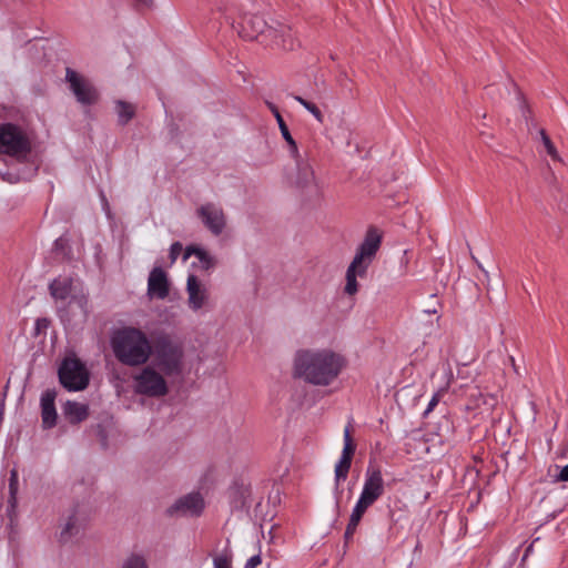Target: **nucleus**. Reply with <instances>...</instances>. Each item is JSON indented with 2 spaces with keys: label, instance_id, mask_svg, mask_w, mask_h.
<instances>
[{
  "label": "nucleus",
  "instance_id": "1",
  "mask_svg": "<svg viewBox=\"0 0 568 568\" xmlns=\"http://www.w3.org/2000/svg\"><path fill=\"white\" fill-rule=\"evenodd\" d=\"M182 357H154L148 364L132 374L135 394L151 398H160L169 393L168 377L172 383H183L186 375Z\"/></svg>",
  "mask_w": 568,
  "mask_h": 568
},
{
  "label": "nucleus",
  "instance_id": "2",
  "mask_svg": "<svg viewBox=\"0 0 568 568\" xmlns=\"http://www.w3.org/2000/svg\"><path fill=\"white\" fill-rule=\"evenodd\" d=\"M383 232L376 226H369L363 241L357 246L355 255L346 270L344 292L355 295L358 292L357 277H364L369 265L375 260L382 244Z\"/></svg>",
  "mask_w": 568,
  "mask_h": 568
},
{
  "label": "nucleus",
  "instance_id": "3",
  "mask_svg": "<svg viewBox=\"0 0 568 568\" xmlns=\"http://www.w3.org/2000/svg\"><path fill=\"white\" fill-rule=\"evenodd\" d=\"M345 366L344 357H296L294 375L304 382L329 385Z\"/></svg>",
  "mask_w": 568,
  "mask_h": 568
},
{
  "label": "nucleus",
  "instance_id": "4",
  "mask_svg": "<svg viewBox=\"0 0 568 568\" xmlns=\"http://www.w3.org/2000/svg\"><path fill=\"white\" fill-rule=\"evenodd\" d=\"M31 150V140L23 128L14 123H0V154L23 162Z\"/></svg>",
  "mask_w": 568,
  "mask_h": 568
},
{
  "label": "nucleus",
  "instance_id": "5",
  "mask_svg": "<svg viewBox=\"0 0 568 568\" xmlns=\"http://www.w3.org/2000/svg\"><path fill=\"white\" fill-rule=\"evenodd\" d=\"M114 355H152L146 335L135 327L114 331L111 338Z\"/></svg>",
  "mask_w": 568,
  "mask_h": 568
},
{
  "label": "nucleus",
  "instance_id": "6",
  "mask_svg": "<svg viewBox=\"0 0 568 568\" xmlns=\"http://www.w3.org/2000/svg\"><path fill=\"white\" fill-rule=\"evenodd\" d=\"M58 377L69 392H81L90 383V372L79 357H63L58 368Z\"/></svg>",
  "mask_w": 568,
  "mask_h": 568
},
{
  "label": "nucleus",
  "instance_id": "7",
  "mask_svg": "<svg viewBox=\"0 0 568 568\" xmlns=\"http://www.w3.org/2000/svg\"><path fill=\"white\" fill-rule=\"evenodd\" d=\"M296 162V175L294 184L303 194L308 197H318L322 195L323 185L316 178L315 172L307 159L302 158L297 151V156H293Z\"/></svg>",
  "mask_w": 568,
  "mask_h": 568
},
{
  "label": "nucleus",
  "instance_id": "8",
  "mask_svg": "<svg viewBox=\"0 0 568 568\" xmlns=\"http://www.w3.org/2000/svg\"><path fill=\"white\" fill-rule=\"evenodd\" d=\"M384 493V479L378 468L369 465L365 473L363 490L355 508L365 513Z\"/></svg>",
  "mask_w": 568,
  "mask_h": 568
},
{
  "label": "nucleus",
  "instance_id": "9",
  "mask_svg": "<svg viewBox=\"0 0 568 568\" xmlns=\"http://www.w3.org/2000/svg\"><path fill=\"white\" fill-rule=\"evenodd\" d=\"M355 444L353 443L351 436V426H346L344 429V447L342 450V455L338 462L335 465V494H336V505L339 503V495L342 491L339 490L341 481L346 480L348 476V471L351 469L352 459L355 453Z\"/></svg>",
  "mask_w": 568,
  "mask_h": 568
},
{
  "label": "nucleus",
  "instance_id": "10",
  "mask_svg": "<svg viewBox=\"0 0 568 568\" xmlns=\"http://www.w3.org/2000/svg\"><path fill=\"white\" fill-rule=\"evenodd\" d=\"M65 80L77 101L84 105L94 104L99 99V93L93 84L74 70L67 68Z\"/></svg>",
  "mask_w": 568,
  "mask_h": 568
},
{
  "label": "nucleus",
  "instance_id": "11",
  "mask_svg": "<svg viewBox=\"0 0 568 568\" xmlns=\"http://www.w3.org/2000/svg\"><path fill=\"white\" fill-rule=\"evenodd\" d=\"M196 215L213 235H220L226 225L224 211L215 203L201 205L196 210Z\"/></svg>",
  "mask_w": 568,
  "mask_h": 568
},
{
  "label": "nucleus",
  "instance_id": "12",
  "mask_svg": "<svg viewBox=\"0 0 568 568\" xmlns=\"http://www.w3.org/2000/svg\"><path fill=\"white\" fill-rule=\"evenodd\" d=\"M204 507V501L199 493H191L179 498L172 506L168 508L170 516H199Z\"/></svg>",
  "mask_w": 568,
  "mask_h": 568
},
{
  "label": "nucleus",
  "instance_id": "13",
  "mask_svg": "<svg viewBox=\"0 0 568 568\" xmlns=\"http://www.w3.org/2000/svg\"><path fill=\"white\" fill-rule=\"evenodd\" d=\"M57 390L48 388L40 397L41 420L44 429H51L57 425L58 414L55 409Z\"/></svg>",
  "mask_w": 568,
  "mask_h": 568
},
{
  "label": "nucleus",
  "instance_id": "14",
  "mask_svg": "<svg viewBox=\"0 0 568 568\" xmlns=\"http://www.w3.org/2000/svg\"><path fill=\"white\" fill-rule=\"evenodd\" d=\"M186 292L189 295V306L192 311L196 312L206 304L209 298L207 288L193 274L187 277Z\"/></svg>",
  "mask_w": 568,
  "mask_h": 568
},
{
  "label": "nucleus",
  "instance_id": "15",
  "mask_svg": "<svg viewBox=\"0 0 568 568\" xmlns=\"http://www.w3.org/2000/svg\"><path fill=\"white\" fill-rule=\"evenodd\" d=\"M169 282L166 273L161 267H154L148 280V294L151 297L164 300L169 295Z\"/></svg>",
  "mask_w": 568,
  "mask_h": 568
},
{
  "label": "nucleus",
  "instance_id": "16",
  "mask_svg": "<svg viewBox=\"0 0 568 568\" xmlns=\"http://www.w3.org/2000/svg\"><path fill=\"white\" fill-rule=\"evenodd\" d=\"M62 413L70 424L77 425L89 417V406L75 400H67L62 405Z\"/></svg>",
  "mask_w": 568,
  "mask_h": 568
},
{
  "label": "nucleus",
  "instance_id": "17",
  "mask_svg": "<svg viewBox=\"0 0 568 568\" xmlns=\"http://www.w3.org/2000/svg\"><path fill=\"white\" fill-rule=\"evenodd\" d=\"M266 28V22L258 16H247L243 19L242 32L243 37L254 39L263 33Z\"/></svg>",
  "mask_w": 568,
  "mask_h": 568
},
{
  "label": "nucleus",
  "instance_id": "18",
  "mask_svg": "<svg viewBox=\"0 0 568 568\" xmlns=\"http://www.w3.org/2000/svg\"><path fill=\"white\" fill-rule=\"evenodd\" d=\"M267 106L272 111V113L274 114V116H275V119L277 121L280 131L282 133V136L286 141L288 146H290V154L292 156H297V144H296L295 140L293 139V136L291 135L290 130H288V128H287V125H286V123H285V121L283 119V116L281 115L277 106L274 105L271 102H267Z\"/></svg>",
  "mask_w": 568,
  "mask_h": 568
},
{
  "label": "nucleus",
  "instance_id": "19",
  "mask_svg": "<svg viewBox=\"0 0 568 568\" xmlns=\"http://www.w3.org/2000/svg\"><path fill=\"white\" fill-rule=\"evenodd\" d=\"M73 281L70 277H58L49 285L50 294L55 300H65L72 293Z\"/></svg>",
  "mask_w": 568,
  "mask_h": 568
},
{
  "label": "nucleus",
  "instance_id": "20",
  "mask_svg": "<svg viewBox=\"0 0 568 568\" xmlns=\"http://www.w3.org/2000/svg\"><path fill=\"white\" fill-rule=\"evenodd\" d=\"M394 217H396L397 224H400L403 227L410 231H414L418 225V213L413 205H405L402 214H395L393 212V219Z\"/></svg>",
  "mask_w": 568,
  "mask_h": 568
},
{
  "label": "nucleus",
  "instance_id": "21",
  "mask_svg": "<svg viewBox=\"0 0 568 568\" xmlns=\"http://www.w3.org/2000/svg\"><path fill=\"white\" fill-rule=\"evenodd\" d=\"M82 528V524L80 523L78 516L75 514H72L64 527L62 528L60 532V541L67 542L69 541L73 536L78 535Z\"/></svg>",
  "mask_w": 568,
  "mask_h": 568
},
{
  "label": "nucleus",
  "instance_id": "22",
  "mask_svg": "<svg viewBox=\"0 0 568 568\" xmlns=\"http://www.w3.org/2000/svg\"><path fill=\"white\" fill-rule=\"evenodd\" d=\"M191 255H195L199 258L204 270H210L215 265L214 257L200 247L189 246L185 250L184 260H186Z\"/></svg>",
  "mask_w": 568,
  "mask_h": 568
},
{
  "label": "nucleus",
  "instance_id": "23",
  "mask_svg": "<svg viewBox=\"0 0 568 568\" xmlns=\"http://www.w3.org/2000/svg\"><path fill=\"white\" fill-rule=\"evenodd\" d=\"M19 475L16 468L10 470L8 507L14 510L18 505Z\"/></svg>",
  "mask_w": 568,
  "mask_h": 568
},
{
  "label": "nucleus",
  "instance_id": "24",
  "mask_svg": "<svg viewBox=\"0 0 568 568\" xmlns=\"http://www.w3.org/2000/svg\"><path fill=\"white\" fill-rule=\"evenodd\" d=\"M278 32V44H281L284 50L291 51L298 45V41L295 39L291 27L282 26Z\"/></svg>",
  "mask_w": 568,
  "mask_h": 568
},
{
  "label": "nucleus",
  "instance_id": "25",
  "mask_svg": "<svg viewBox=\"0 0 568 568\" xmlns=\"http://www.w3.org/2000/svg\"><path fill=\"white\" fill-rule=\"evenodd\" d=\"M115 110L119 116V123L124 125L135 115V106L124 101H116Z\"/></svg>",
  "mask_w": 568,
  "mask_h": 568
},
{
  "label": "nucleus",
  "instance_id": "26",
  "mask_svg": "<svg viewBox=\"0 0 568 568\" xmlns=\"http://www.w3.org/2000/svg\"><path fill=\"white\" fill-rule=\"evenodd\" d=\"M72 305H75L80 310L82 321L85 322L90 313L88 296L83 293L79 295L73 294L70 301V306Z\"/></svg>",
  "mask_w": 568,
  "mask_h": 568
},
{
  "label": "nucleus",
  "instance_id": "27",
  "mask_svg": "<svg viewBox=\"0 0 568 568\" xmlns=\"http://www.w3.org/2000/svg\"><path fill=\"white\" fill-rule=\"evenodd\" d=\"M364 514L365 513L361 511L359 509H357L355 507L353 508L348 525H347L345 534H344V538H345L346 542L353 538V535H354Z\"/></svg>",
  "mask_w": 568,
  "mask_h": 568
},
{
  "label": "nucleus",
  "instance_id": "28",
  "mask_svg": "<svg viewBox=\"0 0 568 568\" xmlns=\"http://www.w3.org/2000/svg\"><path fill=\"white\" fill-rule=\"evenodd\" d=\"M121 568H149L143 555L131 554L122 564Z\"/></svg>",
  "mask_w": 568,
  "mask_h": 568
},
{
  "label": "nucleus",
  "instance_id": "29",
  "mask_svg": "<svg viewBox=\"0 0 568 568\" xmlns=\"http://www.w3.org/2000/svg\"><path fill=\"white\" fill-rule=\"evenodd\" d=\"M294 99L301 103L308 112H311L318 122H323V113L313 102L307 101L302 97H294Z\"/></svg>",
  "mask_w": 568,
  "mask_h": 568
},
{
  "label": "nucleus",
  "instance_id": "30",
  "mask_svg": "<svg viewBox=\"0 0 568 568\" xmlns=\"http://www.w3.org/2000/svg\"><path fill=\"white\" fill-rule=\"evenodd\" d=\"M540 135H541V140H542V143L546 148V151L547 153L552 158V159H558V153H557V150L554 145V143L551 142L550 138L547 135L546 131L545 130H540Z\"/></svg>",
  "mask_w": 568,
  "mask_h": 568
},
{
  "label": "nucleus",
  "instance_id": "31",
  "mask_svg": "<svg viewBox=\"0 0 568 568\" xmlns=\"http://www.w3.org/2000/svg\"><path fill=\"white\" fill-rule=\"evenodd\" d=\"M123 364L129 366H140L146 364L150 357H118Z\"/></svg>",
  "mask_w": 568,
  "mask_h": 568
},
{
  "label": "nucleus",
  "instance_id": "32",
  "mask_svg": "<svg viewBox=\"0 0 568 568\" xmlns=\"http://www.w3.org/2000/svg\"><path fill=\"white\" fill-rule=\"evenodd\" d=\"M182 244L180 242H174L172 245H171V248H170V258H171V262L174 263L176 261V258L179 257V255L182 253Z\"/></svg>",
  "mask_w": 568,
  "mask_h": 568
},
{
  "label": "nucleus",
  "instance_id": "33",
  "mask_svg": "<svg viewBox=\"0 0 568 568\" xmlns=\"http://www.w3.org/2000/svg\"><path fill=\"white\" fill-rule=\"evenodd\" d=\"M213 562L214 568H231V561L226 556H216Z\"/></svg>",
  "mask_w": 568,
  "mask_h": 568
},
{
  "label": "nucleus",
  "instance_id": "34",
  "mask_svg": "<svg viewBox=\"0 0 568 568\" xmlns=\"http://www.w3.org/2000/svg\"><path fill=\"white\" fill-rule=\"evenodd\" d=\"M50 322L47 318H38L36 321V332L39 335L49 327Z\"/></svg>",
  "mask_w": 568,
  "mask_h": 568
},
{
  "label": "nucleus",
  "instance_id": "35",
  "mask_svg": "<svg viewBox=\"0 0 568 568\" xmlns=\"http://www.w3.org/2000/svg\"><path fill=\"white\" fill-rule=\"evenodd\" d=\"M262 564V558L260 555L252 556L245 564L244 568H257Z\"/></svg>",
  "mask_w": 568,
  "mask_h": 568
},
{
  "label": "nucleus",
  "instance_id": "36",
  "mask_svg": "<svg viewBox=\"0 0 568 568\" xmlns=\"http://www.w3.org/2000/svg\"><path fill=\"white\" fill-rule=\"evenodd\" d=\"M138 10H148L152 8L153 0H134Z\"/></svg>",
  "mask_w": 568,
  "mask_h": 568
},
{
  "label": "nucleus",
  "instance_id": "37",
  "mask_svg": "<svg viewBox=\"0 0 568 568\" xmlns=\"http://www.w3.org/2000/svg\"><path fill=\"white\" fill-rule=\"evenodd\" d=\"M439 399H440V392L436 393L432 397V399L429 400L428 406H427V408L425 410V414L430 413L437 406V404L439 403Z\"/></svg>",
  "mask_w": 568,
  "mask_h": 568
},
{
  "label": "nucleus",
  "instance_id": "38",
  "mask_svg": "<svg viewBox=\"0 0 568 568\" xmlns=\"http://www.w3.org/2000/svg\"><path fill=\"white\" fill-rule=\"evenodd\" d=\"M67 245V240L63 239V237H59L55 240L54 242V250L57 252H61L63 256H65V253H64V247Z\"/></svg>",
  "mask_w": 568,
  "mask_h": 568
},
{
  "label": "nucleus",
  "instance_id": "39",
  "mask_svg": "<svg viewBox=\"0 0 568 568\" xmlns=\"http://www.w3.org/2000/svg\"><path fill=\"white\" fill-rule=\"evenodd\" d=\"M556 479L557 481H568V464L561 468Z\"/></svg>",
  "mask_w": 568,
  "mask_h": 568
},
{
  "label": "nucleus",
  "instance_id": "40",
  "mask_svg": "<svg viewBox=\"0 0 568 568\" xmlns=\"http://www.w3.org/2000/svg\"><path fill=\"white\" fill-rule=\"evenodd\" d=\"M3 419V404H1L0 406V423L2 422Z\"/></svg>",
  "mask_w": 568,
  "mask_h": 568
},
{
  "label": "nucleus",
  "instance_id": "41",
  "mask_svg": "<svg viewBox=\"0 0 568 568\" xmlns=\"http://www.w3.org/2000/svg\"><path fill=\"white\" fill-rule=\"evenodd\" d=\"M509 362L511 363V365H513V366H515L514 356H510V357H509Z\"/></svg>",
  "mask_w": 568,
  "mask_h": 568
},
{
  "label": "nucleus",
  "instance_id": "42",
  "mask_svg": "<svg viewBox=\"0 0 568 568\" xmlns=\"http://www.w3.org/2000/svg\"><path fill=\"white\" fill-rule=\"evenodd\" d=\"M296 355L302 356V355H310V354L307 352H301V353H297Z\"/></svg>",
  "mask_w": 568,
  "mask_h": 568
}]
</instances>
